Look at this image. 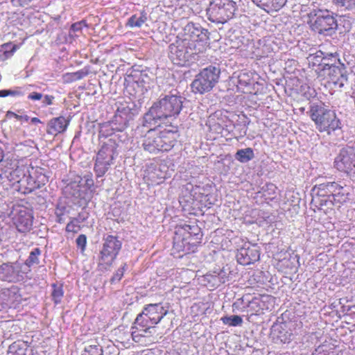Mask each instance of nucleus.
Instances as JSON below:
<instances>
[{
    "label": "nucleus",
    "mask_w": 355,
    "mask_h": 355,
    "mask_svg": "<svg viewBox=\"0 0 355 355\" xmlns=\"http://www.w3.org/2000/svg\"><path fill=\"white\" fill-rule=\"evenodd\" d=\"M153 126L145 124L144 116L142 127L138 144L147 154L157 155L167 153L177 145L179 137L178 128L172 123L155 122Z\"/></svg>",
    "instance_id": "1"
},
{
    "label": "nucleus",
    "mask_w": 355,
    "mask_h": 355,
    "mask_svg": "<svg viewBox=\"0 0 355 355\" xmlns=\"http://www.w3.org/2000/svg\"><path fill=\"white\" fill-rule=\"evenodd\" d=\"M202 234L201 228L196 221L189 224H178L175 227V235L172 254L181 258L187 254L194 252L201 243Z\"/></svg>",
    "instance_id": "2"
},
{
    "label": "nucleus",
    "mask_w": 355,
    "mask_h": 355,
    "mask_svg": "<svg viewBox=\"0 0 355 355\" xmlns=\"http://www.w3.org/2000/svg\"><path fill=\"white\" fill-rule=\"evenodd\" d=\"M183 107V102L180 96L170 94L154 103L145 116V124L153 126L155 122H164L168 118H176Z\"/></svg>",
    "instance_id": "3"
},
{
    "label": "nucleus",
    "mask_w": 355,
    "mask_h": 355,
    "mask_svg": "<svg viewBox=\"0 0 355 355\" xmlns=\"http://www.w3.org/2000/svg\"><path fill=\"white\" fill-rule=\"evenodd\" d=\"M168 313V309L162 303L149 304L144 306L141 313L137 315L132 327V338L146 336Z\"/></svg>",
    "instance_id": "4"
},
{
    "label": "nucleus",
    "mask_w": 355,
    "mask_h": 355,
    "mask_svg": "<svg viewBox=\"0 0 355 355\" xmlns=\"http://www.w3.org/2000/svg\"><path fill=\"white\" fill-rule=\"evenodd\" d=\"M309 113L311 119L320 132L327 131L330 133L331 131L340 128V120L336 117L335 112L326 109L321 104L313 103Z\"/></svg>",
    "instance_id": "5"
},
{
    "label": "nucleus",
    "mask_w": 355,
    "mask_h": 355,
    "mask_svg": "<svg viewBox=\"0 0 355 355\" xmlns=\"http://www.w3.org/2000/svg\"><path fill=\"white\" fill-rule=\"evenodd\" d=\"M236 11V3L232 0H212L207 9L209 21L224 24L232 19Z\"/></svg>",
    "instance_id": "6"
},
{
    "label": "nucleus",
    "mask_w": 355,
    "mask_h": 355,
    "mask_svg": "<svg viewBox=\"0 0 355 355\" xmlns=\"http://www.w3.org/2000/svg\"><path fill=\"white\" fill-rule=\"evenodd\" d=\"M220 71L215 67L209 66L201 70L191 84L192 92L204 94L209 92L218 82Z\"/></svg>",
    "instance_id": "7"
},
{
    "label": "nucleus",
    "mask_w": 355,
    "mask_h": 355,
    "mask_svg": "<svg viewBox=\"0 0 355 355\" xmlns=\"http://www.w3.org/2000/svg\"><path fill=\"white\" fill-rule=\"evenodd\" d=\"M121 247L122 243L117 236L107 235L104 237L98 256V267L101 270H107L116 259Z\"/></svg>",
    "instance_id": "8"
},
{
    "label": "nucleus",
    "mask_w": 355,
    "mask_h": 355,
    "mask_svg": "<svg viewBox=\"0 0 355 355\" xmlns=\"http://www.w3.org/2000/svg\"><path fill=\"white\" fill-rule=\"evenodd\" d=\"M118 144L113 139H108L98 150L94 164V171L98 177L103 176L112 164Z\"/></svg>",
    "instance_id": "9"
},
{
    "label": "nucleus",
    "mask_w": 355,
    "mask_h": 355,
    "mask_svg": "<svg viewBox=\"0 0 355 355\" xmlns=\"http://www.w3.org/2000/svg\"><path fill=\"white\" fill-rule=\"evenodd\" d=\"M311 20V29L319 34L331 36L338 28L337 20L334 13L328 10H318Z\"/></svg>",
    "instance_id": "10"
},
{
    "label": "nucleus",
    "mask_w": 355,
    "mask_h": 355,
    "mask_svg": "<svg viewBox=\"0 0 355 355\" xmlns=\"http://www.w3.org/2000/svg\"><path fill=\"white\" fill-rule=\"evenodd\" d=\"M323 74L327 76L328 83L335 88H342L348 80L345 64L340 60L336 63L325 62Z\"/></svg>",
    "instance_id": "11"
},
{
    "label": "nucleus",
    "mask_w": 355,
    "mask_h": 355,
    "mask_svg": "<svg viewBox=\"0 0 355 355\" xmlns=\"http://www.w3.org/2000/svg\"><path fill=\"white\" fill-rule=\"evenodd\" d=\"M12 214V221L18 232L26 233L32 229L34 217L31 209L17 205L13 209Z\"/></svg>",
    "instance_id": "12"
},
{
    "label": "nucleus",
    "mask_w": 355,
    "mask_h": 355,
    "mask_svg": "<svg viewBox=\"0 0 355 355\" xmlns=\"http://www.w3.org/2000/svg\"><path fill=\"white\" fill-rule=\"evenodd\" d=\"M334 166L347 175L355 173V147L343 148L334 159Z\"/></svg>",
    "instance_id": "13"
},
{
    "label": "nucleus",
    "mask_w": 355,
    "mask_h": 355,
    "mask_svg": "<svg viewBox=\"0 0 355 355\" xmlns=\"http://www.w3.org/2000/svg\"><path fill=\"white\" fill-rule=\"evenodd\" d=\"M185 40L194 49L200 51V46H204L209 40V32L202 28L199 24L193 22L189 23L184 28Z\"/></svg>",
    "instance_id": "14"
},
{
    "label": "nucleus",
    "mask_w": 355,
    "mask_h": 355,
    "mask_svg": "<svg viewBox=\"0 0 355 355\" xmlns=\"http://www.w3.org/2000/svg\"><path fill=\"white\" fill-rule=\"evenodd\" d=\"M245 51L248 56L251 58H258L268 56L271 51L270 46L266 44L265 39H248V43L245 44Z\"/></svg>",
    "instance_id": "15"
},
{
    "label": "nucleus",
    "mask_w": 355,
    "mask_h": 355,
    "mask_svg": "<svg viewBox=\"0 0 355 355\" xmlns=\"http://www.w3.org/2000/svg\"><path fill=\"white\" fill-rule=\"evenodd\" d=\"M342 189L343 187L334 182L320 184L315 186L312 189V201L316 202L320 197L331 196L334 192Z\"/></svg>",
    "instance_id": "16"
},
{
    "label": "nucleus",
    "mask_w": 355,
    "mask_h": 355,
    "mask_svg": "<svg viewBox=\"0 0 355 355\" xmlns=\"http://www.w3.org/2000/svg\"><path fill=\"white\" fill-rule=\"evenodd\" d=\"M20 267L14 263H4L0 266V279L8 282L19 280Z\"/></svg>",
    "instance_id": "17"
},
{
    "label": "nucleus",
    "mask_w": 355,
    "mask_h": 355,
    "mask_svg": "<svg viewBox=\"0 0 355 355\" xmlns=\"http://www.w3.org/2000/svg\"><path fill=\"white\" fill-rule=\"evenodd\" d=\"M70 121L62 116L51 119L48 124L46 132L49 135H57L66 131Z\"/></svg>",
    "instance_id": "18"
},
{
    "label": "nucleus",
    "mask_w": 355,
    "mask_h": 355,
    "mask_svg": "<svg viewBox=\"0 0 355 355\" xmlns=\"http://www.w3.org/2000/svg\"><path fill=\"white\" fill-rule=\"evenodd\" d=\"M165 178V173L155 164H150L148 165L145 178L148 184L152 185L159 184L164 182Z\"/></svg>",
    "instance_id": "19"
},
{
    "label": "nucleus",
    "mask_w": 355,
    "mask_h": 355,
    "mask_svg": "<svg viewBox=\"0 0 355 355\" xmlns=\"http://www.w3.org/2000/svg\"><path fill=\"white\" fill-rule=\"evenodd\" d=\"M17 184V191L23 194L31 193L39 187V184L29 173L24 175Z\"/></svg>",
    "instance_id": "20"
},
{
    "label": "nucleus",
    "mask_w": 355,
    "mask_h": 355,
    "mask_svg": "<svg viewBox=\"0 0 355 355\" xmlns=\"http://www.w3.org/2000/svg\"><path fill=\"white\" fill-rule=\"evenodd\" d=\"M8 355H33V353L28 342L18 340L9 346Z\"/></svg>",
    "instance_id": "21"
},
{
    "label": "nucleus",
    "mask_w": 355,
    "mask_h": 355,
    "mask_svg": "<svg viewBox=\"0 0 355 355\" xmlns=\"http://www.w3.org/2000/svg\"><path fill=\"white\" fill-rule=\"evenodd\" d=\"M252 2L267 12L279 10L287 0H252Z\"/></svg>",
    "instance_id": "22"
},
{
    "label": "nucleus",
    "mask_w": 355,
    "mask_h": 355,
    "mask_svg": "<svg viewBox=\"0 0 355 355\" xmlns=\"http://www.w3.org/2000/svg\"><path fill=\"white\" fill-rule=\"evenodd\" d=\"M20 45L9 42L0 45V61H6L13 56Z\"/></svg>",
    "instance_id": "23"
},
{
    "label": "nucleus",
    "mask_w": 355,
    "mask_h": 355,
    "mask_svg": "<svg viewBox=\"0 0 355 355\" xmlns=\"http://www.w3.org/2000/svg\"><path fill=\"white\" fill-rule=\"evenodd\" d=\"M245 302H248L247 306H245L246 311L250 313L251 315L254 314V311L257 313L259 311L261 302L259 297L245 293Z\"/></svg>",
    "instance_id": "24"
},
{
    "label": "nucleus",
    "mask_w": 355,
    "mask_h": 355,
    "mask_svg": "<svg viewBox=\"0 0 355 355\" xmlns=\"http://www.w3.org/2000/svg\"><path fill=\"white\" fill-rule=\"evenodd\" d=\"M88 75L87 70L80 69L76 72L66 73L62 76L64 83H72L83 79Z\"/></svg>",
    "instance_id": "25"
},
{
    "label": "nucleus",
    "mask_w": 355,
    "mask_h": 355,
    "mask_svg": "<svg viewBox=\"0 0 355 355\" xmlns=\"http://www.w3.org/2000/svg\"><path fill=\"white\" fill-rule=\"evenodd\" d=\"M327 56H324V53L318 51L313 55H310L309 57V62H311L313 65H318L322 67V71L324 69V63L326 60H329Z\"/></svg>",
    "instance_id": "26"
},
{
    "label": "nucleus",
    "mask_w": 355,
    "mask_h": 355,
    "mask_svg": "<svg viewBox=\"0 0 355 355\" xmlns=\"http://www.w3.org/2000/svg\"><path fill=\"white\" fill-rule=\"evenodd\" d=\"M51 286L53 288L51 293L52 300L55 304H58L61 302L64 296L63 285L62 284H53Z\"/></svg>",
    "instance_id": "27"
},
{
    "label": "nucleus",
    "mask_w": 355,
    "mask_h": 355,
    "mask_svg": "<svg viewBox=\"0 0 355 355\" xmlns=\"http://www.w3.org/2000/svg\"><path fill=\"white\" fill-rule=\"evenodd\" d=\"M282 330H284L282 325L276 324L272 327V334L273 336H276L281 342L285 343L289 341L291 334L287 335V332H284Z\"/></svg>",
    "instance_id": "28"
},
{
    "label": "nucleus",
    "mask_w": 355,
    "mask_h": 355,
    "mask_svg": "<svg viewBox=\"0 0 355 355\" xmlns=\"http://www.w3.org/2000/svg\"><path fill=\"white\" fill-rule=\"evenodd\" d=\"M26 169H27V167L24 166H17L10 173L8 176L10 181L18 183V181L26 174Z\"/></svg>",
    "instance_id": "29"
},
{
    "label": "nucleus",
    "mask_w": 355,
    "mask_h": 355,
    "mask_svg": "<svg viewBox=\"0 0 355 355\" xmlns=\"http://www.w3.org/2000/svg\"><path fill=\"white\" fill-rule=\"evenodd\" d=\"M81 221L77 218H72L67 223L65 231L73 234L78 233L82 228Z\"/></svg>",
    "instance_id": "30"
},
{
    "label": "nucleus",
    "mask_w": 355,
    "mask_h": 355,
    "mask_svg": "<svg viewBox=\"0 0 355 355\" xmlns=\"http://www.w3.org/2000/svg\"><path fill=\"white\" fill-rule=\"evenodd\" d=\"M41 254V250L39 248H34L29 254V257L25 261V264L31 267L35 264L39 263V257Z\"/></svg>",
    "instance_id": "31"
},
{
    "label": "nucleus",
    "mask_w": 355,
    "mask_h": 355,
    "mask_svg": "<svg viewBox=\"0 0 355 355\" xmlns=\"http://www.w3.org/2000/svg\"><path fill=\"white\" fill-rule=\"evenodd\" d=\"M261 190V191H259V193H261V196L266 198H273V196H275L276 193L277 187L275 184L270 183L263 186Z\"/></svg>",
    "instance_id": "32"
},
{
    "label": "nucleus",
    "mask_w": 355,
    "mask_h": 355,
    "mask_svg": "<svg viewBox=\"0 0 355 355\" xmlns=\"http://www.w3.org/2000/svg\"><path fill=\"white\" fill-rule=\"evenodd\" d=\"M335 5L345 10L355 9V0H333Z\"/></svg>",
    "instance_id": "33"
},
{
    "label": "nucleus",
    "mask_w": 355,
    "mask_h": 355,
    "mask_svg": "<svg viewBox=\"0 0 355 355\" xmlns=\"http://www.w3.org/2000/svg\"><path fill=\"white\" fill-rule=\"evenodd\" d=\"M221 320L225 324L232 327L241 325L243 322L242 318L239 315L225 316L222 318Z\"/></svg>",
    "instance_id": "34"
},
{
    "label": "nucleus",
    "mask_w": 355,
    "mask_h": 355,
    "mask_svg": "<svg viewBox=\"0 0 355 355\" xmlns=\"http://www.w3.org/2000/svg\"><path fill=\"white\" fill-rule=\"evenodd\" d=\"M146 17L144 16L137 17L136 15H133L130 17L128 21L127 26L133 27H141L146 21Z\"/></svg>",
    "instance_id": "35"
},
{
    "label": "nucleus",
    "mask_w": 355,
    "mask_h": 355,
    "mask_svg": "<svg viewBox=\"0 0 355 355\" xmlns=\"http://www.w3.org/2000/svg\"><path fill=\"white\" fill-rule=\"evenodd\" d=\"M82 355H103V351L100 345H91L85 348Z\"/></svg>",
    "instance_id": "36"
},
{
    "label": "nucleus",
    "mask_w": 355,
    "mask_h": 355,
    "mask_svg": "<svg viewBox=\"0 0 355 355\" xmlns=\"http://www.w3.org/2000/svg\"><path fill=\"white\" fill-rule=\"evenodd\" d=\"M259 254L258 251L256 250L254 252H252V250L249 248L247 249L245 252V265H249L251 263L259 260Z\"/></svg>",
    "instance_id": "37"
},
{
    "label": "nucleus",
    "mask_w": 355,
    "mask_h": 355,
    "mask_svg": "<svg viewBox=\"0 0 355 355\" xmlns=\"http://www.w3.org/2000/svg\"><path fill=\"white\" fill-rule=\"evenodd\" d=\"M342 191L343 189L337 190L336 192H334V193L331 194L333 200L334 202L342 204L347 200V196Z\"/></svg>",
    "instance_id": "38"
},
{
    "label": "nucleus",
    "mask_w": 355,
    "mask_h": 355,
    "mask_svg": "<svg viewBox=\"0 0 355 355\" xmlns=\"http://www.w3.org/2000/svg\"><path fill=\"white\" fill-rule=\"evenodd\" d=\"M76 245L80 248V251L83 253L86 250L87 236L85 234H80L76 240Z\"/></svg>",
    "instance_id": "39"
},
{
    "label": "nucleus",
    "mask_w": 355,
    "mask_h": 355,
    "mask_svg": "<svg viewBox=\"0 0 355 355\" xmlns=\"http://www.w3.org/2000/svg\"><path fill=\"white\" fill-rule=\"evenodd\" d=\"M86 26H87L86 21L85 20H82V21L73 23L71 26V31L74 33L78 32V31H80L83 28V27H86Z\"/></svg>",
    "instance_id": "40"
},
{
    "label": "nucleus",
    "mask_w": 355,
    "mask_h": 355,
    "mask_svg": "<svg viewBox=\"0 0 355 355\" xmlns=\"http://www.w3.org/2000/svg\"><path fill=\"white\" fill-rule=\"evenodd\" d=\"M21 95V92L19 91L15 90H10V89H3L0 90V97H6L8 96H20Z\"/></svg>",
    "instance_id": "41"
},
{
    "label": "nucleus",
    "mask_w": 355,
    "mask_h": 355,
    "mask_svg": "<svg viewBox=\"0 0 355 355\" xmlns=\"http://www.w3.org/2000/svg\"><path fill=\"white\" fill-rule=\"evenodd\" d=\"M55 97L53 95H45L42 100L44 106H49L53 104Z\"/></svg>",
    "instance_id": "42"
},
{
    "label": "nucleus",
    "mask_w": 355,
    "mask_h": 355,
    "mask_svg": "<svg viewBox=\"0 0 355 355\" xmlns=\"http://www.w3.org/2000/svg\"><path fill=\"white\" fill-rule=\"evenodd\" d=\"M324 56H327L328 58H329V60H326V62L334 63L336 62V63L338 60H340L338 58L337 53H324Z\"/></svg>",
    "instance_id": "43"
},
{
    "label": "nucleus",
    "mask_w": 355,
    "mask_h": 355,
    "mask_svg": "<svg viewBox=\"0 0 355 355\" xmlns=\"http://www.w3.org/2000/svg\"><path fill=\"white\" fill-rule=\"evenodd\" d=\"M43 95L41 93L38 92H32L28 94V99L31 101H39L42 98Z\"/></svg>",
    "instance_id": "44"
},
{
    "label": "nucleus",
    "mask_w": 355,
    "mask_h": 355,
    "mask_svg": "<svg viewBox=\"0 0 355 355\" xmlns=\"http://www.w3.org/2000/svg\"><path fill=\"white\" fill-rule=\"evenodd\" d=\"M6 117L8 119L15 118L18 121L22 120V115H19L14 112L12 111H8L6 114Z\"/></svg>",
    "instance_id": "45"
},
{
    "label": "nucleus",
    "mask_w": 355,
    "mask_h": 355,
    "mask_svg": "<svg viewBox=\"0 0 355 355\" xmlns=\"http://www.w3.org/2000/svg\"><path fill=\"white\" fill-rule=\"evenodd\" d=\"M33 1V0H12V2L16 6H25Z\"/></svg>",
    "instance_id": "46"
},
{
    "label": "nucleus",
    "mask_w": 355,
    "mask_h": 355,
    "mask_svg": "<svg viewBox=\"0 0 355 355\" xmlns=\"http://www.w3.org/2000/svg\"><path fill=\"white\" fill-rule=\"evenodd\" d=\"M131 109L129 107H121L117 109V112L119 114L128 116L130 113Z\"/></svg>",
    "instance_id": "47"
},
{
    "label": "nucleus",
    "mask_w": 355,
    "mask_h": 355,
    "mask_svg": "<svg viewBox=\"0 0 355 355\" xmlns=\"http://www.w3.org/2000/svg\"><path fill=\"white\" fill-rule=\"evenodd\" d=\"M248 275L252 277V279L250 278L248 282L250 286H252L255 282H257V277H255V272L254 271H249L248 272Z\"/></svg>",
    "instance_id": "48"
},
{
    "label": "nucleus",
    "mask_w": 355,
    "mask_h": 355,
    "mask_svg": "<svg viewBox=\"0 0 355 355\" xmlns=\"http://www.w3.org/2000/svg\"><path fill=\"white\" fill-rule=\"evenodd\" d=\"M254 157V153L252 148H245V162L252 159Z\"/></svg>",
    "instance_id": "49"
},
{
    "label": "nucleus",
    "mask_w": 355,
    "mask_h": 355,
    "mask_svg": "<svg viewBox=\"0 0 355 355\" xmlns=\"http://www.w3.org/2000/svg\"><path fill=\"white\" fill-rule=\"evenodd\" d=\"M127 267V264L124 263L123 266L118 270V271L116 273V277L118 278V279H121V277L123 275L124 271L125 270Z\"/></svg>",
    "instance_id": "50"
},
{
    "label": "nucleus",
    "mask_w": 355,
    "mask_h": 355,
    "mask_svg": "<svg viewBox=\"0 0 355 355\" xmlns=\"http://www.w3.org/2000/svg\"><path fill=\"white\" fill-rule=\"evenodd\" d=\"M236 158L241 162L244 161V149H241L238 150V152L236 154Z\"/></svg>",
    "instance_id": "51"
},
{
    "label": "nucleus",
    "mask_w": 355,
    "mask_h": 355,
    "mask_svg": "<svg viewBox=\"0 0 355 355\" xmlns=\"http://www.w3.org/2000/svg\"><path fill=\"white\" fill-rule=\"evenodd\" d=\"M316 355H333V353L318 349L316 350Z\"/></svg>",
    "instance_id": "52"
},
{
    "label": "nucleus",
    "mask_w": 355,
    "mask_h": 355,
    "mask_svg": "<svg viewBox=\"0 0 355 355\" xmlns=\"http://www.w3.org/2000/svg\"><path fill=\"white\" fill-rule=\"evenodd\" d=\"M31 123L32 124H39V123H42V121L37 117H33L31 119Z\"/></svg>",
    "instance_id": "53"
},
{
    "label": "nucleus",
    "mask_w": 355,
    "mask_h": 355,
    "mask_svg": "<svg viewBox=\"0 0 355 355\" xmlns=\"http://www.w3.org/2000/svg\"><path fill=\"white\" fill-rule=\"evenodd\" d=\"M236 259H237V261L240 263V264H243V254L241 252H238L237 254H236Z\"/></svg>",
    "instance_id": "54"
},
{
    "label": "nucleus",
    "mask_w": 355,
    "mask_h": 355,
    "mask_svg": "<svg viewBox=\"0 0 355 355\" xmlns=\"http://www.w3.org/2000/svg\"><path fill=\"white\" fill-rule=\"evenodd\" d=\"M4 157V152H3V150L0 148V162L3 160Z\"/></svg>",
    "instance_id": "55"
},
{
    "label": "nucleus",
    "mask_w": 355,
    "mask_h": 355,
    "mask_svg": "<svg viewBox=\"0 0 355 355\" xmlns=\"http://www.w3.org/2000/svg\"><path fill=\"white\" fill-rule=\"evenodd\" d=\"M22 120H24L25 121H28L29 120V116L27 115L22 116Z\"/></svg>",
    "instance_id": "56"
},
{
    "label": "nucleus",
    "mask_w": 355,
    "mask_h": 355,
    "mask_svg": "<svg viewBox=\"0 0 355 355\" xmlns=\"http://www.w3.org/2000/svg\"><path fill=\"white\" fill-rule=\"evenodd\" d=\"M144 355H153L152 352H148L147 353L144 354Z\"/></svg>",
    "instance_id": "57"
},
{
    "label": "nucleus",
    "mask_w": 355,
    "mask_h": 355,
    "mask_svg": "<svg viewBox=\"0 0 355 355\" xmlns=\"http://www.w3.org/2000/svg\"><path fill=\"white\" fill-rule=\"evenodd\" d=\"M3 180V177H2V175L0 174V181Z\"/></svg>",
    "instance_id": "58"
},
{
    "label": "nucleus",
    "mask_w": 355,
    "mask_h": 355,
    "mask_svg": "<svg viewBox=\"0 0 355 355\" xmlns=\"http://www.w3.org/2000/svg\"><path fill=\"white\" fill-rule=\"evenodd\" d=\"M139 336H138V338H139ZM137 338H137H135V339H134V338H133V340H136V342H138V340H136Z\"/></svg>",
    "instance_id": "59"
},
{
    "label": "nucleus",
    "mask_w": 355,
    "mask_h": 355,
    "mask_svg": "<svg viewBox=\"0 0 355 355\" xmlns=\"http://www.w3.org/2000/svg\"><path fill=\"white\" fill-rule=\"evenodd\" d=\"M62 218H60L58 221V223H61Z\"/></svg>",
    "instance_id": "60"
}]
</instances>
